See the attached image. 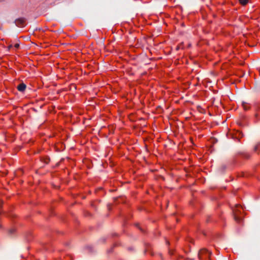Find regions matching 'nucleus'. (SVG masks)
<instances>
[{
    "instance_id": "1",
    "label": "nucleus",
    "mask_w": 260,
    "mask_h": 260,
    "mask_svg": "<svg viewBox=\"0 0 260 260\" xmlns=\"http://www.w3.org/2000/svg\"><path fill=\"white\" fill-rule=\"evenodd\" d=\"M25 20L24 18H19L14 21V23L18 27H23L24 26Z\"/></svg>"
},
{
    "instance_id": "2",
    "label": "nucleus",
    "mask_w": 260,
    "mask_h": 260,
    "mask_svg": "<svg viewBox=\"0 0 260 260\" xmlns=\"http://www.w3.org/2000/svg\"><path fill=\"white\" fill-rule=\"evenodd\" d=\"M205 253H209V255L211 254V252H209L206 249H201L198 253V256L200 259H202V255Z\"/></svg>"
},
{
    "instance_id": "3",
    "label": "nucleus",
    "mask_w": 260,
    "mask_h": 260,
    "mask_svg": "<svg viewBox=\"0 0 260 260\" xmlns=\"http://www.w3.org/2000/svg\"><path fill=\"white\" fill-rule=\"evenodd\" d=\"M234 217L235 220L238 222H240L242 220L241 217H239L237 213L236 209H233Z\"/></svg>"
},
{
    "instance_id": "4",
    "label": "nucleus",
    "mask_w": 260,
    "mask_h": 260,
    "mask_svg": "<svg viewBox=\"0 0 260 260\" xmlns=\"http://www.w3.org/2000/svg\"><path fill=\"white\" fill-rule=\"evenodd\" d=\"M26 86L24 83H21L17 86V89L20 91L23 92L26 89Z\"/></svg>"
},
{
    "instance_id": "5",
    "label": "nucleus",
    "mask_w": 260,
    "mask_h": 260,
    "mask_svg": "<svg viewBox=\"0 0 260 260\" xmlns=\"http://www.w3.org/2000/svg\"><path fill=\"white\" fill-rule=\"evenodd\" d=\"M240 4L242 5H245L247 4L248 0H239Z\"/></svg>"
},
{
    "instance_id": "6",
    "label": "nucleus",
    "mask_w": 260,
    "mask_h": 260,
    "mask_svg": "<svg viewBox=\"0 0 260 260\" xmlns=\"http://www.w3.org/2000/svg\"><path fill=\"white\" fill-rule=\"evenodd\" d=\"M50 161V158H44V162L46 164H48Z\"/></svg>"
},
{
    "instance_id": "7",
    "label": "nucleus",
    "mask_w": 260,
    "mask_h": 260,
    "mask_svg": "<svg viewBox=\"0 0 260 260\" xmlns=\"http://www.w3.org/2000/svg\"><path fill=\"white\" fill-rule=\"evenodd\" d=\"M242 105L244 110H247L249 109V108L246 105L245 103H243Z\"/></svg>"
},
{
    "instance_id": "8",
    "label": "nucleus",
    "mask_w": 260,
    "mask_h": 260,
    "mask_svg": "<svg viewBox=\"0 0 260 260\" xmlns=\"http://www.w3.org/2000/svg\"><path fill=\"white\" fill-rule=\"evenodd\" d=\"M259 146H260V143H259L258 144H257V145H256V146L254 147V150L255 151H257V150L259 148Z\"/></svg>"
},
{
    "instance_id": "9",
    "label": "nucleus",
    "mask_w": 260,
    "mask_h": 260,
    "mask_svg": "<svg viewBox=\"0 0 260 260\" xmlns=\"http://www.w3.org/2000/svg\"><path fill=\"white\" fill-rule=\"evenodd\" d=\"M15 230L14 229H11L9 230V234H12L13 233H14Z\"/></svg>"
},
{
    "instance_id": "10",
    "label": "nucleus",
    "mask_w": 260,
    "mask_h": 260,
    "mask_svg": "<svg viewBox=\"0 0 260 260\" xmlns=\"http://www.w3.org/2000/svg\"><path fill=\"white\" fill-rule=\"evenodd\" d=\"M14 47L16 48H18L19 47V44H16L15 45H14Z\"/></svg>"
},
{
    "instance_id": "11",
    "label": "nucleus",
    "mask_w": 260,
    "mask_h": 260,
    "mask_svg": "<svg viewBox=\"0 0 260 260\" xmlns=\"http://www.w3.org/2000/svg\"><path fill=\"white\" fill-rule=\"evenodd\" d=\"M221 168L223 170H224L226 169V166L225 165H222L221 166Z\"/></svg>"
},
{
    "instance_id": "12",
    "label": "nucleus",
    "mask_w": 260,
    "mask_h": 260,
    "mask_svg": "<svg viewBox=\"0 0 260 260\" xmlns=\"http://www.w3.org/2000/svg\"><path fill=\"white\" fill-rule=\"evenodd\" d=\"M244 157L248 158L249 157V155L246 154L244 155Z\"/></svg>"
},
{
    "instance_id": "13",
    "label": "nucleus",
    "mask_w": 260,
    "mask_h": 260,
    "mask_svg": "<svg viewBox=\"0 0 260 260\" xmlns=\"http://www.w3.org/2000/svg\"><path fill=\"white\" fill-rule=\"evenodd\" d=\"M12 47V45H10L9 47H8V48L9 49H10Z\"/></svg>"
},
{
    "instance_id": "14",
    "label": "nucleus",
    "mask_w": 260,
    "mask_h": 260,
    "mask_svg": "<svg viewBox=\"0 0 260 260\" xmlns=\"http://www.w3.org/2000/svg\"><path fill=\"white\" fill-rule=\"evenodd\" d=\"M239 206H240V205H239L237 204V205H236V208H238V207H239Z\"/></svg>"
}]
</instances>
